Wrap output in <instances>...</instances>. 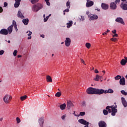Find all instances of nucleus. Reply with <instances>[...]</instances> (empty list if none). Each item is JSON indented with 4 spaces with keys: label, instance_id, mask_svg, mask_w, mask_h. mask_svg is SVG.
<instances>
[{
    "label": "nucleus",
    "instance_id": "nucleus-1",
    "mask_svg": "<svg viewBox=\"0 0 127 127\" xmlns=\"http://www.w3.org/2000/svg\"><path fill=\"white\" fill-rule=\"evenodd\" d=\"M3 100L5 104H9L11 100H12V97L10 95H6L3 97Z\"/></svg>",
    "mask_w": 127,
    "mask_h": 127
},
{
    "label": "nucleus",
    "instance_id": "nucleus-2",
    "mask_svg": "<svg viewBox=\"0 0 127 127\" xmlns=\"http://www.w3.org/2000/svg\"><path fill=\"white\" fill-rule=\"evenodd\" d=\"M86 92L89 95H95L96 88L90 87L87 90Z\"/></svg>",
    "mask_w": 127,
    "mask_h": 127
},
{
    "label": "nucleus",
    "instance_id": "nucleus-3",
    "mask_svg": "<svg viewBox=\"0 0 127 127\" xmlns=\"http://www.w3.org/2000/svg\"><path fill=\"white\" fill-rule=\"evenodd\" d=\"M103 94H105V90L95 88V95H103Z\"/></svg>",
    "mask_w": 127,
    "mask_h": 127
},
{
    "label": "nucleus",
    "instance_id": "nucleus-4",
    "mask_svg": "<svg viewBox=\"0 0 127 127\" xmlns=\"http://www.w3.org/2000/svg\"><path fill=\"white\" fill-rule=\"evenodd\" d=\"M120 7L123 10H127V1L126 3L122 2L120 4Z\"/></svg>",
    "mask_w": 127,
    "mask_h": 127
},
{
    "label": "nucleus",
    "instance_id": "nucleus-5",
    "mask_svg": "<svg viewBox=\"0 0 127 127\" xmlns=\"http://www.w3.org/2000/svg\"><path fill=\"white\" fill-rule=\"evenodd\" d=\"M71 44V39L69 38H66L65 40V45L66 47H69Z\"/></svg>",
    "mask_w": 127,
    "mask_h": 127
},
{
    "label": "nucleus",
    "instance_id": "nucleus-6",
    "mask_svg": "<svg viewBox=\"0 0 127 127\" xmlns=\"http://www.w3.org/2000/svg\"><path fill=\"white\" fill-rule=\"evenodd\" d=\"M99 127H107V123L105 121H101L98 123Z\"/></svg>",
    "mask_w": 127,
    "mask_h": 127
},
{
    "label": "nucleus",
    "instance_id": "nucleus-7",
    "mask_svg": "<svg viewBox=\"0 0 127 127\" xmlns=\"http://www.w3.org/2000/svg\"><path fill=\"white\" fill-rule=\"evenodd\" d=\"M110 7L111 9H113V10L117 9V4L115 2H112L110 3Z\"/></svg>",
    "mask_w": 127,
    "mask_h": 127
},
{
    "label": "nucleus",
    "instance_id": "nucleus-8",
    "mask_svg": "<svg viewBox=\"0 0 127 127\" xmlns=\"http://www.w3.org/2000/svg\"><path fill=\"white\" fill-rule=\"evenodd\" d=\"M116 22H119V23H121V24H123L125 25V22H124V19L121 17H118L115 20Z\"/></svg>",
    "mask_w": 127,
    "mask_h": 127
},
{
    "label": "nucleus",
    "instance_id": "nucleus-9",
    "mask_svg": "<svg viewBox=\"0 0 127 127\" xmlns=\"http://www.w3.org/2000/svg\"><path fill=\"white\" fill-rule=\"evenodd\" d=\"M66 105L68 110H70L72 107H74V104H73L71 101H67Z\"/></svg>",
    "mask_w": 127,
    "mask_h": 127
},
{
    "label": "nucleus",
    "instance_id": "nucleus-10",
    "mask_svg": "<svg viewBox=\"0 0 127 127\" xmlns=\"http://www.w3.org/2000/svg\"><path fill=\"white\" fill-rule=\"evenodd\" d=\"M0 34H2L3 35H7V34H8V31L5 29H2L0 31Z\"/></svg>",
    "mask_w": 127,
    "mask_h": 127
},
{
    "label": "nucleus",
    "instance_id": "nucleus-11",
    "mask_svg": "<svg viewBox=\"0 0 127 127\" xmlns=\"http://www.w3.org/2000/svg\"><path fill=\"white\" fill-rule=\"evenodd\" d=\"M92 5H94V1H87L86 4V7H91V6H92Z\"/></svg>",
    "mask_w": 127,
    "mask_h": 127
},
{
    "label": "nucleus",
    "instance_id": "nucleus-12",
    "mask_svg": "<svg viewBox=\"0 0 127 127\" xmlns=\"http://www.w3.org/2000/svg\"><path fill=\"white\" fill-rule=\"evenodd\" d=\"M119 83L120 85L125 86V85H126V79L125 77H122L121 79H120Z\"/></svg>",
    "mask_w": 127,
    "mask_h": 127
},
{
    "label": "nucleus",
    "instance_id": "nucleus-13",
    "mask_svg": "<svg viewBox=\"0 0 127 127\" xmlns=\"http://www.w3.org/2000/svg\"><path fill=\"white\" fill-rule=\"evenodd\" d=\"M32 10H33V11H34L35 12H37V11H38L39 10L37 4H34L32 6Z\"/></svg>",
    "mask_w": 127,
    "mask_h": 127
},
{
    "label": "nucleus",
    "instance_id": "nucleus-14",
    "mask_svg": "<svg viewBox=\"0 0 127 127\" xmlns=\"http://www.w3.org/2000/svg\"><path fill=\"white\" fill-rule=\"evenodd\" d=\"M39 124L40 127H43V124H44V119L41 118L39 119Z\"/></svg>",
    "mask_w": 127,
    "mask_h": 127
},
{
    "label": "nucleus",
    "instance_id": "nucleus-15",
    "mask_svg": "<svg viewBox=\"0 0 127 127\" xmlns=\"http://www.w3.org/2000/svg\"><path fill=\"white\" fill-rule=\"evenodd\" d=\"M121 100H122V103L123 106L125 108H127V101L126 100V99H125V98L122 97Z\"/></svg>",
    "mask_w": 127,
    "mask_h": 127
},
{
    "label": "nucleus",
    "instance_id": "nucleus-16",
    "mask_svg": "<svg viewBox=\"0 0 127 127\" xmlns=\"http://www.w3.org/2000/svg\"><path fill=\"white\" fill-rule=\"evenodd\" d=\"M88 17H90L91 20H94L95 19H98V15H88Z\"/></svg>",
    "mask_w": 127,
    "mask_h": 127
},
{
    "label": "nucleus",
    "instance_id": "nucleus-17",
    "mask_svg": "<svg viewBox=\"0 0 127 127\" xmlns=\"http://www.w3.org/2000/svg\"><path fill=\"white\" fill-rule=\"evenodd\" d=\"M101 7L103 9H108L109 8V5L106 3H102Z\"/></svg>",
    "mask_w": 127,
    "mask_h": 127
},
{
    "label": "nucleus",
    "instance_id": "nucleus-18",
    "mask_svg": "<svg viewBox=\"0 0 127 127\" xmlns=\"http://www.w3.org/2000/svg\"><path fill=\"white\" fill-rule=\"evenodd\" d=\"M15 1L14 7H18L19 6V4H20V1H21V0H15Z\"/></svg>",
    "mask_w": 127,
    "mask_h": 127
},
{
    "label": "nucleus",
    "instance_id": "nucleus-19",
    "mask_svg": "<svg viewBox=\"0 0 127 127\" xmlns=\"http://www.w3.org/2000/svg\"><path fill=\"white\" fill-rule=\"evenodd\" d=\"M13 27V25H11L10 26H9L7 28V31H8V33H9V34H10L11 33V32H12V28Z\"/></svg>",
    "mask_w": 127,
    "mask_h": 127
},
{
    "label": "nucleus",
    "instance_id": "nucleus-20",
    "mask_svg": "<svg viewBox=\"0 0 127 127\" xmlns=\"http://www.w3.org/2000/svg\"><path fill=\"white\" fill-rule=\"evenodd\" d=\"M46 79L48 83H52V78L50 75H47Z\"/></svg>",
    "mask_w": 127,
    "mask_h": 127
},
{
    "label": "nucleus",
    "instance_id": "nucleus-21",
    "mask_svg": "<svg viewBox=\"0 0 127 127\" xmlns=\"http://www.w3.org/2000/svg\"><path fill=\"white\" fill-rule=\"evenodd\" d=\"M116 113H118V109L113 108V109H112V113H111L112 116H116Z\"/></svg>",
    "mask_w": 127,
    "mask_h": 127
},
{
    "label": "nucleus",
    "instance_id": "nucleus-22",
    "mask_svg": "<svg viewBox=\"0 0 127 127\" xmlns=\"http://www.w3.org/2000/svg\"><path fill=\"white\" fill-rule=\"evenodd\" d=\"M114 93V90L112 89H109L108 90H105V94H113Z\"/></svg>",
    "mask_w": 127,
    "mask_h": 127
},
{
    "label": "nucleus",
    "instance_id": "nucleus-23",
    "mask_svg": "<svg viewBox=\"0 0 127 127\" xmlns=\"http://www.w3.org/2000/svg\"><path fill=\"white\" fill-rule=\"evenodd\" d=\"M17 16H18V17H20V18H22V19L24 18V16H23V15H22V13H21V12L20 11H18Z\"/></svg>",
    "mask_w": 127,
    "mask_h": 127
},
{
    "label": "nucleus",
    "instance_id": "nucleus-24",
    "mask_svg": "<svg viewBox=\"0 0 127 127\" xmlns=\"http://www.w3.org/2000/svg\"><path fill=\"white\" fill-rule=\"evenodd\" d=\"M127 63V60L122 59L121 61V64L123 66H125V65H126Z\"/></svg>",
    "mask_w": 127,
    "mask_h": 127
},
{
    "label": "nucleus",
    "instance_id": "nucleus-25",
    "mask_svg": "<svg viewBox=\"0 0 127 127\" xmlns=\"http://www.w3.org/2000/svg\"><path fill=\"white\" fill-rule=\"evenodd\" d=\"M60 109L62 110H65L66 109V104L64 103L60 106Z\"/></svg>",
    "mask_w": 127,
    "mask_h": 127
},
{
    "label": "nucleus",
    "instance_id": "nucleus-26",
    "mask_svg": "<svg viewBox=\"0 0 127 127\" xmlns=\"http://www.w3.org/2000/svg\"><path fill=\"white\" fill-rule=\"evenodd\" d=\"M29 21V20H28L27 18L22 20V22L24 23V24H25V25H27L28 24Z\"/></svg>",
    "mask_w": 127,
    "mask_h": 127
},
{
    "label": "nucleus",
    "instance_id": "nucleus-27",
    "mask_svg": "<svg viewBox=\"0 0 127 127\" xmlns=\"http://www.w3.org/2000/svg\"><path fill=\"white\" fill-rule=\"evenodd\" d=\"M73 24V21H69V22H68L66 25H67V28H70L71 26H72V25Z\"/></svg>",
    "mask_w": 127,
    "mask_h": 127
},
{
    "label": "nucleus",
    "instance_id": "nucleus-28",
    "mask_svg": "<svg viewBox=\"0 0 127 127\" xmlns=\"http://www.w3.org/2000/svg\"><path fill=\"white\" fill-rule=\"evenodd\" d=\"M37 6H38L39 10H40V9H42V8H43V5L40 3H37Z\"/></svg>",
    "mask_w": 127,
    "mask_h": 127
},
{
    "label": "nucleus",
    "instance_id": "nucleus-29",
    "mask_svg": "<svg viewBox=\"0 0 127 127\" xmlns=\"http://www.w3.org/2000/svg\"><path fill=\"white\" fill-rule=\"evenodd\" d=\"M27 33H28V36H29V37L28 38V39H31V34H32V32L29 31H27Z\"/></svg>",
    "mask_w": 127,
    "mask_h": 127
},
{
    "label": "nucleus",
    "instance_id": "nucleus-30",
    "mask_svg": "<svg viewBox=\"0 0 127 127\" xmlns=\"http://www.w3.org/2000/svg\"><path fill=\"white\" fill-rule=\"evenodd\" d=\"M95 81L98 82L100 80V75L96 74L95 78H94Z\"/></svg>",
    "mask_w": 127,
    "mask_h": 127
},
{
    "label": "nucleus",
    "instance_id": "nucleus-31",
    "mask_svg": "<svg viewBox=\"0 0 127 127\" xmlns=\"http://www.w3.org/2000/svg\"><path fill=\"white\" fill-rule=\"evenodd\" d=\"M20 99L21 101H24L25 100H26V99H27V96L24 95L23 96H21Z\"/></svg>",
    "mask_w": 127,
    "mask_h": 127
},
{
    "label": "nucleus",
    "instance_id": "nucleus-32",
    "mask_svg": "<svg viewBox=\"0 0 127 127\" xmlns=\"http://www.w3.org/2000/svg\"><path fill=\"white\" fill-rule=\"evenodd\" d=\"M61 95H62V93L60 92H58L56 94L55 96L57 97L58 98H60V97H61Z\"/></svg>",
    "mask_w": 127,
    "mask_h": 127
},
{
    "label": "nucleus",
    "instance_id": "nucleus-33",
    "mask_svg": "<svg viewBox=\"0 0 127 127\" xmlns=\"http://www.w3.org/2000/svg\"><path fill=\"white\" fill-rule=\"evenodd\" d=\"M103 113L105 116H107V115H109V112L107 111L106 109L103 110Z\"/></svg>",
    "mask_w": 127,
    "mask_h": 127
},
{
    "label": "nucleus",
    "instance_id": "nucleus-34",
    "mask_svg": "<svg viewBox=\"0 0 127 127\" xmlns=\"http://www.w3.org/2000/svg\"><path fill=\"white\" fill-rule=\"evenodd\" d=\"M110 108L112 109V110H113V109H117V103H114V105H113V106H110Z\"/></svg>",
    "mask_w": 127,
    "mask_h": 127
},
{
    "label": "nucleus",
    "instance_id": "nucleus-35",
    "mask_svg": "<svg viewBox=\"0 0 127 127\" xmlns=\"http://www.w3.org/2000/svg\"><path fill=\"white\" fill-rule=\"evenodd\" d=\"M85 46L87 48H88V49H89V48L91 47V44L89 43H86L85 44Z\"/></svg>",
    "mask_w": 127,
    "mask_h": 127
},
{
    "label": "nucleus",
    "instance_id": "nucleus-36",
    "mask_svg": "<svg viewBox=\"0 0 127 127\" xmlns=\"http://www.w3.org/2000/svg\"><path fill=\"white\" fill-rule=\"evenodd\" d=\"M115 79L116 80H120V79H122V76H121V75H118L117 76L115 77Z\"/></svg>",
    "mask_w": 127,
    "mask_h": 127
},
{
    "label": "nucleus",
    "instance_id": "nucleus-37",
    "mask_svg": "<svg viewBox=\"0 0 127 127\" xmlns=\"http://www.w3.org/2000/svg\"><path fill=\"white\" fill-rule=\"evenodd\" d=\"M121 93L122 95H124V96H127V92H125V90H121Z\"/></svg>",
    "mask_w": 127,
    "mask_h": 127
},
{
    "label": "nucleus",
    "instance_id": "nucleus-38",
    "mask_svg": "<svg viewBox=\"0 0 127 127\" xmlns=\"http://www.w3.org/2000/svg\"><path fill=\"white\" fill-rule=\"evenodd\" d=\"M71 2L70 1H68L66 2V7H67V8H70V5Z\"/></svg>",
    "mask_w": 127,
    "mask_h": 127
},
{
    "label": "nucleus",
    "instance_id": "nucleus-39",
    "mask_svg": "<svg viewBox=\"0 0 127 127\" xmlns=\"http://www.w3.org/2000/svg\"><path fill=\"white\" fill-rule=\"evenodd\" d=\"M38 1H39V0H31V2L32 4L37 3Z\"/></svg>",
    "mask_w": 127,
    "mask_h": 127
},
{
    "label": "nucleus",
    "instance_id": "nucleus-40",
    "mask_svg": "<svg viewBox=\"0 0 127 127\" xmlns=\"http://www.w3.org/2000/svg\"><path fill=\"white\" fill-rule=\"evenodd\" d=\"M110 108H111L110 106H108L106 108V110H108V113H111L112 112V110H111V109H110Z\"/></svg>",
    "mask_w": 127,
    "mask_h": 127
},
{
    "label": "nucleus",
    "instance_id": "nucleus-41",
    "mask_svg": "<svg viewBox=\"0 0 127 127\" xmlns=\"http://www.w3.org/2000/svg\"><path fill=\"white\" fill-rule=\"evenodd\" d=\"M16 120L17 122V124H19V123H20L21 122V121L20 120V119L18 117H17L16 118Z\"/></svg>",
    "mask_w": 127,
    "mask_h": 127
},
{
    "label": "nucleus",
    "instance_id": "nucleus-42",
    "mask_svg": "<svg viewBox=\"0 0 127 127\" xmlns=\"http://www.w3.org/2000/svg\"><path fill=\"white\" fill-rule=\"evenodd\" d=\"M111 41L116 42V41H117V40H118V39H117V38H112L111 39Z\"/></svg>",
    "mask_w": 127,
    "mask_h": 127
},
{
    "label": "nucleus",
    "instance_id": "nucleus-43",
    "mask_svg": "<svg viewBox=\"0 0 127 127\" xmlns=\"http://www.w3.org/2000/svg\"><path fill=\"white\" fill-rule=\"evenodd\" d=\"M12 25H13V26H15V27H16V25H17L16 22H15V21H14V20H13Z\"/></svg>",
    "mask_w": 127,
    "mask_h": 127
},
{
    "label": "nucleus",
    "instance_id": "nucleus-44",
    "mask_svg": "<svg viewBox=\"0 0 127 127\" xmlns=\"http://www.w3.org/2000/svg\"><path fill=\"white\" fill-rule=\"evenodd\" d=\"M120 2H121V0H116L115 1V3H116V4H120Z\"/></svg>",
    "mask_w": 127,
    "mask_h": 127
},
{
    "label": "nucleus",
    "instance_id": "nucleus-45",
    "mask_svg": "<svg viewBox=\"0 0 127 127\" xmlns=\"http://www.w3.org/2000/svg\"><path fill=\"white\" fill-rule=\"evenodd\" d=\"M17 54V51L16 50H14L13 53V55L14 56H16Z\"/></svg>",
    "mask_w": 127,
    "mask_h": 127
},
{
    "label": "nucleus",
    "instance_id": "nucleus-46",
    "mask_svg": "<svg viewBox=\"0 0 127 127\" xmlns=\"http://www.w3.org/2000/svg\"><path fill=\"white\" fill-rule=\"evenodd\" d=\"M48 18H49V16H48L46 18H44V22H46V21H47V20H48Z\"/></svg>",
    "mask_w": 127,
    "mask_h": 127
},
{
    "label": "nucleus",
    "instance_id": "nucleus-47",
    "mask_svg": "<svg viewBox=\"0 0 127 127\" xmlns=\"http://www.w3.org/2000/svg\"><path fill=\"white\" fill-rule=\"evenodd\" d=\"M81 106H82V107H85V106H86V102L85 101H83L81 103Z\"/></svg>",
    "mask_w": 127,
    "mask_h": 127
},
{
    "label": "nucleus",
    "instance_id": "nucleus-48",
    "mask_svg": "<svg viewBox=\"0 0 127 127\" xmlns=\"http://www.w3.org/2000/svg\"><path fill=\"white\" fill-rule=\"evenodd\" d=\"M85 114H86V113H85V112H80V116H81V117H83V116H85Z\"/></svg>",
    "mask_w": 127,
    "mask_h": 127
},
{
    "label": "nucleus",
    "instance_id": "nucleus-49",
    "mask_svg": "<svg viewBox=\"0 0 127 127\" xmlns=\"http://www.w3.org/2000/svg\"><path fill=\"white\" fill-rule=\"evenodd\" d=\"M4 53V51L3 50H1L0 51V55H2Z\"/></svg>",
    "mask_w": 127,
    "mask_h": 127
},
{
    "label": "nucleus",
    "instance_id": "nucleus-50",
    "mask_svg": "<svg viewBox=\"0 0 127 127\" xmlns=\"http://www.w3.org/2000/svg\"><path fill=\"white\" fill-rule=\"evenodd\" d=\"M80 61L83 64L86 65V64H85V61L83 59H80Z\"/></svg>",
    "mask_w": 127,
    "mask_h": 127
},
{
    "label": "nucleus",
    "instance_id": "nucleus-51",
    "mask_svg": "<svg viewBox=\"0 0 127 127\" xmlns=\"http://www.w3.org/2000/svg\"><path fill=\"white\" fill-rule=\"evenodd\" d=\"M113 37H118V34H114V35H112Z\"/></svg>",
    "mask_w": 127,
    "mask_h": 127
},
{
    "label": "nucleus",
    "instance_id": "nucleus-52",
    "mask_svg": "<svg viewBox=\"0 0 127 127\" xmlns=\"http://www.w3.org/2000/svg\"><path fill=\"white\" fill-rule=\"evenodd\" d=\"M6 6H7V2H4V7H6Z\"/></svg>",
    "mask_w": 127,
    "mask_h": 127
},
{
    "label": "nucleus",
    "instance_id": "nucleus-53",
    "mask_svg": "<svg viewBox=\"0 0 127 127\" xmlns=\"http://www.w3.org/2000/svg\"><path fill=\"white\" fill-rule=\"evenodd\" d=\"M65 118H66V115H64V116H62V119L63 120H65Z\"/></svg>",
    "mask_w": 127,
    "mask_h": 127
},
{
    "label": "nucleus",
    "instance_id": "nucleus-54",
    "mask_svg": "<svg viewBox=\"0 0 127 127\" xmlns=\"http://www.w3.org/2000/svg\"><path fill=\"white\" fill-rule=\"evenodd\" d=\"M3 11V9H2V7L0 6V13L2 12Z\"/></svg>",
    "mask_w": 127,
    "mask_h": 127
},
{
    "label": "nucleus",
    "instance_id": "nucleus-55",
    "mask_svg": "<svg viewBox=\"0 0 127 127\" xmlns=\"http://www.w3.org/2000/svg\"><path fill=\"white\" fill-rule=\"evenodd\" d=\"M112 33H113V34H115L116 33H117V31L116 30H114L112 31Z\"/></svg>",
    "mask_w": 127,
    "mask_h": 127
},
{
    "label": "nucleus",
    "instance_id": "nucleus-56",
    "mask_svg": "<svg viewBox=\"0 0 127 127\" xmlns=\"http://www.w3.org/2000/svg\"><path fill=\"white\" fill-rule=\"evenodd\" d=\"M64 12H69V8H66V9H65Z\"/></svg>",
    "mask_w": 127,
    "mask_h": 127
},
{
    "label": "nucleus",
    "instance_id": "nucleus-57",
    "mask_svg": "<svg viewBox=\"0 0 127 127\" xmlns=\"http://www.w3.org/2000/svg\"><path fill=\"white\" fill-rule=\"evenodd\" d=\"M46 3L47 4V5H50V2H49V1H48L46 2Z\"/></svg>",
    "mask_w": 127,
    "mask_h": 127
},
{
    "label": "nucleus",
    "instance_id": "nucleus-58",
    "mask_svg": "<svg viewBox=\"0 0 127 127\" xmlns=\"http://www.w3.org/2000/svg\"><path fill=\"white\" fill-rule=\"evenodd\" d=\"M95 73H96V74H98V73H99V71L98 70V69L95 70Z\"/></svg>",
    "mask_w": 127,
    "mask_h": 127
},
{
    "label": "nucleus",
    "instance_id": "nucleus-59",
    "mask_svg": "<svg viewBox=\"0 0 127 127\" xmlns=\"http://www.w3.org/2000/svg\"><path fill=\"white\" fill-rule=\"evenodd\" d=\"M14 28H15L16 31H17L18 29H17V25H16V27L15 26H14Z\"/></svg>",
    "mask_w": 127,
    "mask_h": 127
},
{
    "label": "nucleus",
    "instance_id": "nucleus-60",
    "mask_svg": "<svg viewBox=\"0 0 127 127\" xmlns=\"http://www.w3.org/2000/svg\"><path fill=\"white\" fill-rule=\"evenodd\" d=\"M99 79L100 80H103V76H100Z\"/></svg>",
    "mask_w": 127,
    "mask_h": 127
},
{
    "label": "nucleus",
    "instance_id": "nucleus-61",
    "mask_svg": "<svg viewBox=\"0 0 127 127\" xmlns=\"http://www.w3.org/2000/svg\"><path fill=\"white\" fill-rule=\"evenodd\" d=\"M40 36H41V37H42V38H44V37H45L44 35H41Z\"/></svg>",
    "mask_w": 127,
    "mask_h": 127
},
{
    "label": "nucleus",
    "instance_id": "nucleus-62",
    "mask_svg": "<svg viewBox=\"0 0 127 127\" xmlns=\"http://www.w3.org/2000/svg\"><path fill=\"white\" fill-rule=\"evenodd\" d=\"M107 34V32H104L102 34L103 35H106Z\"/></svg>",
    "mask_w": 127,
    "mask_h": 127
},
{
    "label": "nucleus",
    "instance_id": "nucleus-63",
    "mask_svg": "<svg viewBox=\"0 0 127 127\" xmlns=\"http://www.w3.org/2000/svg\"><path fill=\"white\" fill-rule=\"evenodd\" d=\"M122 1H123V2L125 1V3H126V2L127 1V0H121Z\"/></svg>",
    "mask_w": 127,
    "mask_h": 127
},
{
    "label": "nucleus",
    "instance_id": "nucleus-64",
    "mask_svg": "<svg viewBox=\"0 0 127 127\" xmlns=\"http://www.w3.org/2000/svg\"><path fill=\"white\" fill-rule=\"evenodd\" d=\"M18 58H20V57H21V55H18L17 56Z\"/></svg>",
    "mask_w": 127,
    "mask_h": 127
}]
</instances>
